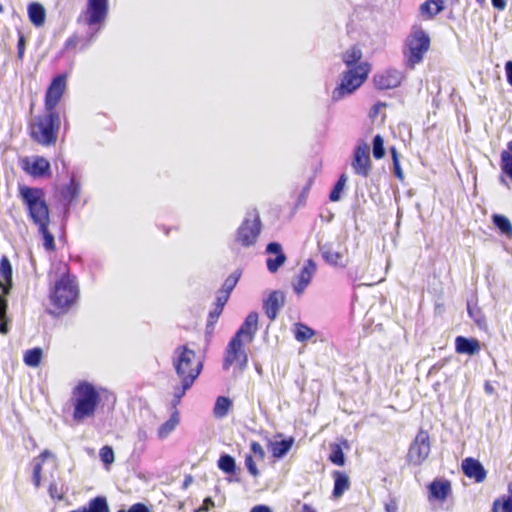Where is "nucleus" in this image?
<instances>
[{
    "label": "nucleus",
    "mask_w": 512,
    "mask_h": 512,
    "mask_svg": "<svg viewBox=\"0 0 512 512\" xmlns=\"http://www.w3.org/2000/svg\"><path fill=\"white\" fill-rule=\"evenodd\" d=\"M59 278L55 280L50 291L49 299L53 307L51 314H65L79 299V286L76 276L70 274L67 264L59 263L57 268Z\"/></svg>",
    "instance_id": "1"
},
{
    "label": "nucleus",
    "mask_w": 512,
    "mask_h": 512,
    "mask_svg": "<svg viewBox=\"0 0 512 512\" xmlns=\"http://www.w3.org/2000/svg\"><path fill=\"white\" fill-rule=\"evenodd\" d=\"M70 402L73 406V421L80 424L96 415L101 397L92 383L82 380L73 387Z\"/></svg>",
    "instance_id": "2"
},
{
    "label": "nucleus",
    "mask_w": 512,
    "mask_h": 512,
    "mask_svg": "<svg viewBox=\"0 0 512 512\" xmlns=\"http://www.w3.org/2000/svg\"><path fill=\"white\" fill-rule=\"evenodd\" d=\"M172 365L180 383L193 386L201 374L204 364L193 349L187 345H179L174 350Z\"/></svg>",
    "instance_id": "3"
},
{
    "label": "nucleus",
    "mask_w": 512,
    "mask_h": 512,
    "mask_svg": "<svg viewBox=\"0 0 512 512\" xmlns=\"http://www.w3.org/2000/svg\"><path fill=\"white\" fill-rule=\"evenodd\" d=\"M371 71L372 65L368 61L348 68L343 72L340 83L332 91V100L339 101L345 96L353 94L366 82Z\"/></svg>",
    "instance_id": "4"
},
{
    "label": "nucleus",
    "mask_w": 512,
    "mask_h": 512,
    "mask_svg": "<svg viewBox=\"0 0 512 512\" xmlns=\"http://www.w3.org/2000/svg\"><path fill=\"white\" fill-rule=\"evenodd\" d=\"M49 223V208L44 200V191L34 188V224L38 225V234L43 248L46 252L53 253L56 245L54 236L48 229Z\"/></svg>",
    "instance_id": "5"
},
{
    "label": "nucleus",
    "mask_w": 512,
    "mask_h": 512,
    "mask_svg": "<svg viewBox=\"0 0 512 512\" xmlns=\"http://www.w3.org/2000/svg\"><path fill=\"white\" fill-rule=\"evenodd\" d=\"M36 125L34 140L43 146L55 145L61 125L58 111L45 109V112L37 118Z\"/></svg>",
    "instance_id": "6"
},
{
    "label": "nucleus",
    "mask_w": 512,
    "mask_h": 512,
    "mask_svg": "<svg viewBox=\"0 0 512 512\" xmlns=\"http://www.w3.org/2000/svg\"><path fill=\"white\" fill-rule=\"evenodd\" d=\"M430 48V38L421 28H414L406 41V50L404 52L407 66L413 69L422 62L425 53Z\"/></svg>",
    "instance_id": "7"
},
{
    "label": "nucleus",
    "mask_w": 512,
    "mask_h": 512,
    "mask_svg": "<svg viewBox=\"0 0 512 512\" xmlns=\"http://www.w3.org/2000/svg\"><path fill=\"white\" fill-rule=\"evenodd\" d=\"M262 223L257 211H253L250 217L245 218L238 227L235 241L242 247H250L256 244L261 233Z\"/></svg>",
    "instance_id": "8"
},
{
    "label": "nucleus",
    "mask_w": 512,
    "mask_h": 512,
    "mask_svg": "<svg viewBox=\"0 0 512 512\" xmlns=\"http://www.w3.org/2000/svg\"><path fill=\"white\" fill-rule=\"evenodd\" d=\"M430 451V435L427 430L420 428L409 445L406 462L409 465L419 466L428 458Z\"/></svg>",
    "instance_id": "9"
},
{
    "label": "nucleus",
    "mask_w": 512,
    "mask_h": 512,
    "mask_svg": "<svg viewBox=\"0 0 512 512\" xmlns=\"http://www.w3.org/2000/svg\"><path fill=\"white\" fill-rule=\"evenodd\" d=\"M245 344V342L239 339L233 337L230 339L225 348L222 362L224 370H228L233 365L237 366L241 372L247 368L248 354L245 349Z\"/></svg>",
    "instance_id": "10"
},
{
    "label": "nucleus",
    "mask_w": 512,
    "mask_h": 512,
    "mask_svg": "<svg viewBox=\"0 0 512 512\" xmlns=\"http://www.w3.org/2000/svg\"><path fill=\"white\" fill-rule=\"evenodd\" d=\"M109 13V0H86L84 10L80 17L86 25L97 26L98 30L106 21Z\"/></svg>",
    "instance_id": "11"
},
{
    "label": "nucleus",
    "mask_w": 512,
    "mask_h": 512,
    "mask_svg": "<svg viewBox=\"0 0 512 512\" xmlns=\"http://www.w3.org/2000/svg\"><path fill=\"white\" fill-rule=\"evenodd\" d=\"M351 166L354 173L363 178H367L370 175L372 163L370 159V147L366 142L361 141L355 147Z\"/></svg>",
    "instance_id": "12"
},
{
    "label": "nucleus",
    "mask_w": 512,
    "mask_h": 512,
    "mask_svg": "<svg viewBox=\"0 0 512 512\" xmlns=\"http://www.w3.org/2000/svg\"><path fill=\"white\" fill-rule=\"evenodd\" d=\"M66 75L60 74L53 78L45 95V109L57 111L56 107L66 90Z\"/></svg>",
    "instance_id": "13"
},
{
    "label": "nucleus",
    "mask_w": 512,
    "mask_h": 512,
    "mask_svg": "<svg viewBox=\"0 0 512 512\" xmlns=\"http://www.w3.org/2000/svg\"><path fill=\"white\" fill-rule=\"evenodd\" d=\"M57 469L56 457L50 452H44L40 455L38 462L34 466V480L53 478Z\"/></svg>",
    "instance_id": "14"
},
{
    "label": "nucleus",
    "mask_w": 512,
    "mask_h": 512,
    "mask_svg": "<svg viewBox=\"0 0 512 512\" xmlns=\"http://www.w3.org/2000/svg\"><path fill=\"white\" fill-rule=\"evenodd\" d=\"M403 74L397 69L389 68L378 72L373 77L374 85L379 90H390L401 85Z\"/></svg>",
    "instance_id": "15"
},
{
    "label": "nucleus",
    "mask_w": 512,
    "mask_h": 512,
    "mask_svg": "<svg viewBox=\"0 0 512 512\" xmlns=\"http://www.w3.org/2000/svg\"><path fill=\"white\" fill-rule=\"evenodd\" d=\"M258 319L259 315L257 312H250L234 334L233 338L239 339L247 344L251 343L258 331Z\"/></svg>",
    "instance_id": "16"
},
{
    "label": "nucleus",
    "mask_w": 512,
    "mask_h": 512,
    "mask_svg": "<svg viewBox=\"0 0 512 512\" xmlns=\"http://www.w3.org/2000/svg\"><path fill=\"white\" fill-rule=\"evenodd\" d=\"M265 457L266 453L262 445L257 441H251L250 453L245 457V466L253 477L259 474L256 462H263Z\"/></svg>",
    "instance_id": "17"
},
{
    "label": "nucleus",
    "mask_w": 512,
    "mask_h": 512,
    "mask_svg": "<svg viewBox=\"0 0 512 512\" xmlns=\"http://www.w3.org/2000/svg\"><path fill=\"white\" fill-rule=\"evenodd\" d=\"M316 272V264L312 259H308L303 267L301 268L297 281L294 284V291L296 294L300 295L310 284L314 273Z\"/></svg>",
    "instance_id": "18"
},
{
    "label": "nucleus",
    "mask_w": 512,
    "mask_h": 512,
    "mask_svg": "<svg viewBox=\"0 0 512 512\" xmlns=\"http://www.w3.org/2000/svg\"><path fill=\"white\" fill-rule=\"evenodd\" d=\"M461 468L463 474L470 479L484 480L487 472L481 462L475 458L467 457L462 460Z\"/></svg>",
    "instance_id": "19"
},
{
    "label": "nucleus",
    "mask_w": 512,
    "mask_h": 512,
    "mask_svg": "<svg viewBox=\"0 0 512 512\" xmlns=\"http://www.w3.org/2000/svg\"><path fill=\"white\" fill-rule=\"evenodd\" d=\"M266 252L275 254V258L269 257L266 260L267 269L271 273H275L286 262V255L282 251V247L278 242H271L266 247Z\"/></svg>",
    "instance_id": "20"
},
{
    "label": "nucleus",
    "mask_w": 512,
    "mask_h": 512,
    "mask_svg": "<svg viewBox=\"0 0 512 512\" xmlns=\"http://www.w3.org/2000/svg\"><path fill=\"white\" fill-rule=\"evenodd\" d=\"M0 296L6 298L12 289V266L7 256L3 255L0 259Z\"/></svg>",
    "instance_id": "21"
},
{
    "label": "nucleus",
    "mask_w": 512,
    "mask_h": 512,
    "mask_svg": "<svg viewBox=\"0 0 512 512\" xmlns=\"http://www.w3.org/2000/svg\"><path fill=\"white\" fill-rule=\"evenodd\" d=\"M285 297L280 291H273L264 301L263 308L267 317L273 321L276 319L279 310L284 305Z\"/></svg>",
    "instance_id": "22"
},
{
    "label": "nucleus",
    "mask_w": 512,
    "mask_h": 512,
    "mask_svg": "<svg viewBox=\"0 0 512 512\" xmlns=\"http://www.w3.org/2000/svg\"><path fill=\"white\" fill-rule=\"evenodd\" d=\"M480 342L475 338L458 336L455 339V350L459 354L474 355L480 351Z\"/></svg>",
    "instance_id": "23"
},
{
    "label": "nucleus",
    "mask_w": 512,
    "mask_h": 512,
    "mask_svg": "<svg viewBox=\"0 0 512 512\" xmlns=\"http://www.w3.org/2000/svg\"><path fill=\"white\" fill-rule=\"evenodd\" d=\"M500 169V181L505 183L503 176L512 181V140L507 143V149L503 150L500 154Z\"/></svg>",
    "instance_id": "24"
},
{
    "label": "nucleus",
    "mask_w": 512,
    "mask_h": 512,
    "mask_svg": "<svg viewBox=\"0 0 512 512\" xmlns=\"http://www.w3.org/2000/svg\"><path fill=\"white\" fill-rule=\"evenodd\" d=\"M293 444L294 438L289 437L281 441H270L268 448L274 458L281 459L289 452Z\"/></svg>",
    "instance_id": "25"
},
{
    "label": "nucleus",
    "mask_w": 512,
    "mask_h": 512,
    "mask_svg": "<svg viewBox=\"0 0 512 512\" xmlns=\"http://www.w3.org/2000/svg\"><path fill=\"white\" fill-rule=\"evenodd\" d=\"M450 490V482H431L429 485V499L444 501Z\"/></svg>",
    "instance_id": "26"
},
{
    "label": "nucleus",
    "mask_w": 512,
    "mask_h": 512,
    "mask_svg": "<svg viewBox=\"0 0 512 512\" xmlns=\"http://www.w3.org/2000/svg\"><path fill=\"white\" fill-rule=\"evenodd\" d=\"M444 8L445 6L443 0H426L424 3L421 4L420 12L427 19H432L437 14H439Z\"/></svg>",
    "instance_id": "27"
},
{
    "label": "nucleus",
    "mask_w": 512,
    "mask_h": 512,
    "mask_svg": "<svg viewBox=\"0 0 512 512\" xmlns=\"http://www.w3.org/2000/svg\"><path fill=\"white\" fill-rule=\"evenodd\" d=\"M52 176L51 166L49 161L42 157H34V178L48 179Z\"/></svg>",
    "instance_id": "28"
},
{
    "label": "nucleus",
    "mask_w": 512,
    "mask_h": 512,
    "mask_svg": "<svg viewBox=\"0 0 512 512\" xmlns=\"http://www.w3.org/2000/svg\"><path fill=\"white\" fill-rule=\"evenodd\" d=\"M363 57V53L361 49L354 45L350 48H348L343 54H342V61L347 66V68H353L358 65V63H361Z\"/></svg>",
    "instance_id": "29"
},
{
    "label": "nucleus",
    "mask_w": 512,
    "mask_h": 512,
    "mask_svg": "<svg viewBox=\"0 0 512 512\" xmlns=\"http://www.w3.org/2000/svg\"><path fill=\"white\" fill-rule=\"evenodd\" d=\"M509 495L494 500L492 512H512V484L508 487Z\"/></svg>",
    "instance_id": "30"
},
{
    "label": "nucleus",
    "mask_w": 512,
    "mask_h": 512,
    "mask_svg": "<svg viewBox=\"0 0 512 512\" xmlns=\"http://www.w3.org/2000/svg\"><path fill=\"white\" fill-rule=\"evenodd\" d=\"M492 222L502 234L506 235L508 238H512V224L506 216L494 214L492 215Z\"/></svg>",
    "instance_id": "31"
},
{
    "label": "nucleus",
    "mask_w": 512,
    "mask_h": 512,
    "mask_svg": "<svg viewBox=\"0 0 512 512\" xmlns=\"http://www.w3.org/2000/svg\"><path fill=\"white\" fill-rule=\"evenodd\" d=\"M179 423V413L175 410L170 418L164 422L158 429V436L160 438L167 437L178 425Z\"/></svg>",
    "instance_id": "32"
},
{
    "label": "nucleus",
    "mask_w": 512,
    "mask_h": 512,
    "mask_svg": "<svg viewBox=\"0 0 512 512\" xmlns=\"http://www.w3.org/2000/svg\"><path fill=\"white\" fill-rule=\"evenodd\" d=\"M231 406H232V402L228 397L219 396L216 399L213 413L216 417L223 418L228 414Z\"/></svg>",
    "instance_id": "33"
},
{
    "label": "nucleus",
    "mask_w": 512,
    "mask_h": 512,
    "mask_svg": "<svg viewBox=\"0 0 512 512\" xmlns=\"http://www.w3.org/2000/svg\"><path fill=\"white\" fill-rule=\"evenodd\" d=\"M315 335V331L303 323L294 326V337L298 342H306Z\"/></svg>",
    "instance_id": "34"
},
{
    "label": "nucleus",
    "mask_w": 512,
    "mask_h": 512,
    "mask_svg": "<svg viewBox=\"0 0 512 512\" xmlns=\"http://www.w3.org/2000/svg\"><path fill=\"white\" fill-rule=\"evenodd\" d=\"M467 311H468L470 318L473 319V321L475 322V324L478 327L486 326V324H487L486 316L480 307H478L477 305L471 306L468 304Z\"/></svg>",
    "instance_id": "35"
},
{
    "label": "nucleus",
    "mask_w": 512,
    "mask_h": 512,
    "mask_svg": "<svg viewBox=\"0 0 512 512\" xmlns=\"http://www.w3.org/2000/svg\"><path fill=\"white\" fill-rule=\"evenodd\" d=\"M322 256L324 260L331 265H342L343 254L339 251L334 250L331 247L326 248L323 251Z\"/></svg>",
    "instance_id": "36"
},
{
    "label": "nucleus",
    "mask_w": 512,
    "mask_h": 512,
    "mask_svg": "<svg viewBox=\"0 0 512 512\" xmlns=\"http://www.w3.org/2000/svg\"><path fill=\"white\" fill-rule=\"evenodd\" d=\"M241 270H236L232 274H230L224 281L222 288L220 291L227 293L228 295H231V292L237 285L240 277H241Z\"/></svg>",
    "instance_id": "37"
},
{
    "label": "nucleus",
    "mask_w": 512,
    "mask_h": 512,
    "mask_svg": "<svg viewBox=\"0 0 512 512\" xmlns=\"http://www.w3.org/2000/svg\"><path fill=\"white\" fill-rule=\"evenodd\" d=\"M218 467L227 474H233L236 470V463L232 456L224 454L218 460Z\"/></svg>",
    "instance_id": "38"
},
{
    "label": "nucleus",
    "mask_w": 512,
    "mask_h": 512,
    "mask_svg": "<svg viewBox=\"0 0 512 512\" xmlns=\"http://www.w3.org/2000/svg\"><path fill=\"white\" fill-rule=\"evenodd\" d=\"M330 456L329 459L333 464H336L338 466H342L345 463V456L342 450V447L338 443H332L330 444Z\"/></svg>",
    "instance_id": "39"
},
{
    "label": "nucleus",
    "mask_w": 512,
    "mask_h": 512,
    "mask_svg": "<svg viewBox=\"0 0 512 512\" xmlns=\"http://www.w3.org/2000/svg\"><path fill=\"white\" fill-rule=\"evenodd\" d=\"M223 312V308L214 305V308L209 312L206 322L207 333H212L220 315Z\"/></svg>",
    "instance_id": "40"
},
{
    "label": "nucleus",
    "mask_w": 512,
    "mask_h": 512,
    "mask_svg": "<svg viewBox=\"0 0 512 512\" xmlns=\"http://www.w3.org/2000/svg\"><path fill=\"white\" fill-rule=\"evenodd\" d=\"M347 181V176L345 174L340 175L338 181L334 185V188L330 192L329 200L332 202H336L341 198V192L343 191L345 184Z\"/></svg>",
    "instance_id": "41"
},
{
    "label": "nucleus",
    "mask_w": 512,
    "mask_h": 512,
    "mask_svg": "<svg viewBox=\"0 0 512 512\" xmlns=\"http://www.w3.org/2000/svg\"><path fill=\"white\" fill-rule=\"evenodd\" d=\"M19 192L22 200L26 204L27 212L32 217V188L26 185H19Z\"/></svg>",
    "instance_id": "42"
},
{
    "label": "nucleus",
    "mask_w": 512,
    "mask_h": 512,
    "mask_svg": "<svg viewBox=\"0 0 512 512\" xmlns=\"http://www.w3.org/2000/svg\"><path fill=\"white\" fill-rule=\"evenodd\" d=\"M7 300L0 296V333L6 334L8 332V319L6 317L7 312Z\"/></svg>",
    "instance_id": "43"
},
{
    "label": "nucleus",
    "mask_w": 512,
    "mask_h": 512,
    "mask_svg": "<svg viewBox=\"0 0 512 512\" xmlns=\"http://www.w3.org/2000/svg\"><path fill=\"white\" fill-rule=\"evenodd\" d=\"M192 386L186 385L185 383H180V386H176L174 388L173 399L171 402L172 408L177 410V406L180 404L182 397L186 394L187 390H189Z\"/></svg>",
    "instance_id": "44"
},
{
    "label": "nucleus",
    "mask_w": 512,
    "mask_h": 512,
    "mask_svg": "<svg viewBox=\"0 0 512 512\" xmlns=\"http://www.w3.org/2000/svg\"><path fill=\"white\" fill-rule=\"evenodd\" d=\"M385 155L384 140L381 135H376L373 138V156L375 159H381Z\"/></svg>",
    "instance_id": "45"
},
{
    "label": "nucleus",
    "mask_w": 512,
    "mask_h": 512,
    "mask_svg": "<svg viewBox=\"0 0 512 512\" xmlns=\"http://www.w3.org/2000/svg\"><path fill=\"white\" fill-rule=\"evenodd\" d=\"M99 456L101 461L107 466L114 462V451L111 446H103L100 449Z\"/></svg>",
    "instance_id": "46"
},
{
    "label": "nucleus",
    "mask_w": 512,
    "mask_h": 512,
    "mask_svg": "<svg viewBox=\"0 0 512 512\" xmlns=\"http://www.w3.org/2000/svg\"><path fill=\"white\" fill-rule=\"evenodd\" d=\"M45 22V9L44 7L34 2V26L39 27L42 26Z\"/></svg>",
    "instance_id": "47"
},
{
    "label": "nucleus",
    "mask_w": 512,
    "mask_h": 512,
    "mask_svg": "<svg viewBox=\"0 0 512 512\" xmlns=\"http://www.w3.org/2000/svg\"><path fill=\"white\" fill-rule=\"evenodd\" d=\"M350 487V482H335L334 490H333V498L338 499L342 496V494L347 491Z\"/></svg>",
    "instance_id": "48"
},
{
    "label": "nucleus",
    "mask_w": 512,
    "mask_h": 512,
    "mask_svg": "<svg viewBox=\"0 0 512 512\" xmlns=\"http://www.w3.org/2000/svg\"><path fill=\"white\" fill-rule=\"evenodd\" d=\"M26 40L24 35L19 32L18 33V43H17V56L19 59H22L25 53Z\"/></svg>",
    "instance_id": "49"
},
{
    "label": "nucleus",
    "mask_w": 512,
    "mask_h": 512,
    "mask_svg": "<svg viewBox=\"0 0 512 512\" xmlns=\"http://www.w3.org/2000/svg\"><path fill=\"white\" fill-rule=\"evenodd\" d=\"M229 298H230V295H228L227 293H224V292L219 290L218 296L216 297V301H215L214 305L224 309V307L227 304Z\"/></svg>",
    "instance_id": "50"
},
{
    "label": "nucleus",
    "mask_w": 512,
    "mask_h": 512,
    "mask_svg": "<svg viewBox=\"0 0 512 512\" xmlns=\"http://www.w3.org/2000/svg\"><path fill=\"white\" fill-rule=\"evenodd\" d=\"M79 43V38L76 35L69 37L65 42V48L67 50L76 49Z\"/></svg>",
    "instance_id": "51"
},
{
    "label": "nucleus",
    "mask_w": 512,
    "mask_h": 512,
    "mask_svg": "<svg viewBox=\"0 0 512 512\" xmlns=\"http://www.w3.org/2000/svg\"><path fill=\"white\" fill-rule=\"evenodd\" d=\"M127 512H149V509L143 503H135L128 509Z\"/></svg>",
    "instance_id": "52"
},
{
    "label": "nucleus",
    "mask_w": 512,
    "mask_h": 512,
    "mask_svg": "<svg viewBox=\"0 0 512 512\" xmlns=\"http://www.w3.org/2000/svg\"><path fill=\"white\" fill-rule=\"evenodd\" d=\"M21 168L28 174L32 175V163L29 158H23L20 161Z\"/></svg>",
    "instance_id": "53"
},
{
    "label": "nucleus",
    "mask_w": 512,
    "mask_h": 512,
    "mask_svg": "<svg viewBox=\"0 0 512 512\" xmlns=\"http://www.w3.org/2000/svg\"><path fill=\"white\" fill-rule=\"evenodd\" d=\"M393 171H394V175L400 180V181H403L404 180V173L401 169V166H400V161L398 162H394L393 163Z\"/></svg>",
    "instance_id": "54"
},
{
    "label": "nucleus",
    "mask_w": 512,
    "mask_h": 512,
    "mask_svg": "<svg viewBox=\"0 0 512 512\" xmlns=\"http://www.w3.org/2000/svg\"><path fill=\"white\" fill-rule=\"evenodd\" d=\"M42 349L41 348H34V368L37 367L42 359Z\"/></svg>",
    "instance_id": "55"
},
{
    "label": "nucleus",
    "mask_w": 512,
    "mask_h": 512,
    "mask_svg": "<svg viewBox=\"0 0 512 512\" xmlns=\"http://www.w3.org/2000/svg\"><path fill=\"white\" fill-rule=\"evenodd\" d=\"M505 71L507 75V81L512 86V61L506 62Z\"/></svg>",
    "instance_id": "56"
},
{
    "label": "nucleus",
    "mask_w": 512,
    "mask_h": 512,
    "mask_svg": "<svg viewBox=\"0 0 512 512\" xmlns=\"http://www.w3.org/2000/svg\"><path fill=\"white\" fill-rule=\"evenodd\" d=\"M250 512H272V510L266 505H256L250 510Z\"/></svg>",
    "instance_id": "57"
},
{
    "label": "nucleus",
    "mask_w": 512,
    "mask_h": 512,
    "mask_svg": "<svg viewBox=\"0 0 512 512\" xmlns=\"http://www.w3.org/2000/svg\"><path fill=\"white\" fill-rule=\"evenodd\" d=\"M494 8L498 10H503L506 6V2L504 0H491Z\"/></svg>",
    "instance_id": "58"
},
{
    "label": "nucleus",
    "mask_w": 512,
    "mask_h": 512,
    "mask_svg": "<svg viewBox=\"0 0 512 512\" xmlns=\"http://www.w3.org/2000/svg\"><path fill=\"white\" fill-rule=\"evenodd\" d=\"M24 362L28 366H32V349H28L24 354Z\"/></svg>",
    "instance_id": "59"
},
{
    "label": "nucleus",
    "mask_w": 512,
    "mask_h": 512,
    "mask_svg": "<svg viewBox=\"0 0 512 512\" xmlns=\"http://www.w3.org/2000/svg\"><path fill=\"white\" fill-rule=\"evenodd\" d=\"M390 153H391V157H392L393 163L394 162H398L399 161V154H398L397 149L394 146L390 147Z\"/></svg>",
    "instance_id": "60"
},
{
    "label": "nucleus",
    "mask_w": 512,
    "mask_h": 512,
    "mask_svg": "<svg viewBox=\"0 0 512 512\" xmlns=\"http://www.w3.org/2000/svg\"><path fill=\"white\" fill-rule=\"evenodd\" d=\"M298 512H316L310 505L303 504Z\"/></svg>",
    "instance_id": "61"
},
{
    "label": "nucleus",
    "mask_w": 512,
    "mask_h": 512,
    "mask_svg": "<svg viewBox=\"0 0 512 512\" xmlns=\"http://www.w3.org/2000/svg\"><path fill=\"white\" fill-rule=\"evenodd\" d=\"M32 12H33V9H32V2H30L28 5H27V14H28V17L29 19L32 21Z\"/></svg>",
    "instance_id": "62"
},
{
    "label": "nucleus",
    "mask_w": 512,
    "mask_h": 512,
    "mask_svg": "<svg viewBox=\"0 0 512 512\" xmlns=\"http://www.w3.org/2000/svg\"><path fill=\"white\" fill-rule=\"evenodd\" d=\"M335 476H336L335 480H339V481L348 480L347 476H345L339 472L335 473Z\"/></svg>",
    "instance_id": "63"
},
{
    "label": "nucleus",
    "mask_w": 512,
    "mask_h": 512,
    "mask_svg": "<svg viewBox=\"0 0 512 512\" xmlns=\"http://www.w3.org/2000/svg\"><path fill=\"white\" fill-rule=\"evenodd\" d=\"M94 35H91L89 40L81 46V49H85L89 46L90 42L93 40Z\"/></svg>",
    "instance_id": "64"
}]
</instances>
